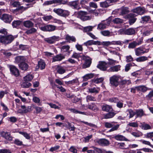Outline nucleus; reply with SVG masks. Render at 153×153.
Segmentation results:
<instances>
[{
    "instance_id": "obj_25",
    "label": "nucleus",
    "mask_w": 153,
    "mask_h": 153,
    "mask_svg": "<svg viewBox=\"0 0 153 153\" xmlns=\"http://www.w3.org/2000/svg\"><path fill=\"white\" fill-rule=\"evenodd\" d=\"M23 25L26 28H30L33 27L34 23L30 20H27L23 22Z\"/></svg>"
},
{
    "instance_id": "obj_47",
    "label": "nucleus",
    "mask_w": 153,
    "mask_h": 153,
    "mask_svg": "<svg viewBox=\"0 0 153 153\" xmlns=\"http://www.w3.org/2000/svg\"><path fill=\"white\" fill-rule=\"evenodd\" d=\"M33 76L32 75L28 74L24 77V80L26 82L30 81L33 79Z\"/></svg>"
},
{
    "instance_id": "obj_14",
    "label": "nucleus",
    "mask_w": 153,
    "mask_h": 153,
    "mask_svg": "<svg viewBox=\"0 0 153 153\" xmlns=\"http://www.w3.org/2000/svg\"><path fill=\"white\" fill-rule=\"evenodd\" d=\"M97 67L102 71H105L107 70L108 66L107 63L105 62L102 61L99 62Z\"/></svg>"
},
{
    "instance_id": "obj_6",
    "label": "nucleus",
    "mask_w": 153,
    "mask_h": 153,
    "mask_svg": "<svg viewBox=\"0 0 153 153\" xmlns=\"http://www.w3.org/2000/svg\"><path fill=\"white\" fill-rule=\"evenodd\" d=\"M39 28L41 30L44 31L52 32L56 30V27L51 25H48L40 27Z\"/></svg>"
},
{
    "instance_id": "obj_17",
    "label": "nucleus",
    "mask_w": 153,
    "mask_h": 153,
    "mask_svg": "<svg viewBox=\"0 0 153 153\" xmlns=\"http://www.w3.org/2000/svg\"><path fill=\"white\" fill-rule=\"evenodd\" d=\"M10 69L12 74L15 76H17L19 75V71L15 66H10Z\"/></svg>"
},
{
    "instance_id": "obj_41",
    "label": "nucleus",
    "mask_w": 153,
    "mask_h": 153,
    "mask_svg": "<svg viewBox=\"0 0 153 153\" xmlns=\"http://www.w3.org/2000/svg\"><path fill=\"white\" fill-rule=\"evenodd\" d=\"M135 114L137 117H141L143 114V111L142 109L135 110Z\"/></svg>"
},
{
    "instance_id": "obj_35",
    "label": "nucleus",
    "mask_w": 153,
    "mask_h": 153,
    "mask_svg": "<svg viewBox=\"0 0 153 153\" xmlns=\"http://www.w3.org/2000/svg\"><path fill=\"white\" fill-rule=\"evenodd\" d=\"M100 89L98 88H96L95 87L93 88H90L88 89V92L91 93H98Z\"/></svg>"
},
{
    "instance_id": "obj_1",
    "label": "nucleus",
    "mask_w": 153,
    "mask_h": 153,
    "mask_svg": "<svg viewBox=\"0 0 153 153\" xmlns=\"http://www.w3.org/2000/svg\"><path fill=\"white\" fill-rule=\"evenodd\" d=\"M16 37V36H13L11 35L6 36L0 35V42L5 45H7L10 43Z\"/></svg>"
},
{
    "instance_id": "obj_28",
    "label": "nucleus",
    "mask_w": 153,
    "mask_h": 153,
    "mask_svg": "<svg viewBox=\"0 0 153 153\" xmlns=\"http://www.w3.org/2000/svg\"><path fill=\"white\" fill-rule=\"evenodd\" d=\"M56 70L57 73L61 74H64L65 72V68L59 65L57 66Z\"/></svg>"
},
{
    "instance_id": "obj_61",
    "label": "nucleus",
    "mask_w": 153,
    "mask_h": 153,
    "mask_svg": "<svg viewBox=\"0 0 153 153\" xmlns=\"http://www.w3.org/2000/svg\"><path fill=\"white\" fill-rule=\"evenodd\" d=\"M79 81L78 79L77 78H76L72 80L69 81L68 82H65V83L67 84H73L74 83H77Z\"/></svg>"
},
{
    "instance_id": "obj_30",
    "label": "nucleus",
    "mask_w": 153,
    "mask_h": 153,
    "mask_svg": "<svg viewBox=\"0 0 153 153\" xmlns=\"http://www.w3.org/2000/svg\"><path fill=\"white\" fill-rule=\"evenodd\" d=\"M140 22L143 24L147 23L151 20V18L149 16H144L141 18Z\"/></svg>"
},
{
    "instance_id": "obj_21",
    "label": "nucleus",
    "mask_w": 153,
    "mask_h": 153,
    "mask_svg": "<svg viewBox=\"0 0 153 153\" xmlns=\"http://www.w3.org/2000/svg\"><path fill=\"white\" fill-rule=\"evenodd\" d=\"M102 110L107 112H111L113 111L112 106L106 104H105L102 105Z\"/></svg>"
},
{
    "instance_id": "obj_8",
    "label": "nucleus",
    "mask_w": 153,
    "mask_h": 153,
    "mask_svg": "<svg viewBox=\"0 0 153 153\" xmlns=\"http://www.w3.org/2000/svg\"><path fill=\"white\" fill-rule=\"evenodd\" d=\"M115 123L114 122H112L111 123H110L108 122H106L105 123V126L107 128H111L109 131L111 132L114 131H116L118 129L120 125L117 124L114 126L113 123Z\"/></svg>"
},
{
    "instance_id": "obj_38",
    "label": "nucleus",
    "mask_w": 153,
    "mask_h": 153,
    "mask_svg": "<svg viewBox=\"0 0 153 153\" xmlns=\"http://www.w3.org/2000/svg\"><path fill=\"white\" fill-rule=\"evenodd\" d=\"M45 63L43 60H40L38 62V67L41 69L42 70L45 68Z\"/></svg>"
},
{
    "instance_id": "obj_29",
    "label": "nucleus",
    "mask_w": 153,
    "mask_h": 153,
    "mask_svg": "<svg viewBox=\"0 0 153 153\" xmlns=\"http://www.w3.org/2000/svg\"><path fill=\"white\" fill-rule=\"evenodd\" d=\"M99 43L98 41H95L93 40H90L87 41L85 42L84 43L83 45L85 46H90L92 45H97Z\"/></svg>"
},
{
    "instance_id": "obj_57",
    "label": "nucleus",
    "mask_w": 153,
    "mask_h": 153,
    "mask_svg": "<svg viewBox=\"0 0 153 153\" xmlns=\"http://www.w3.org/2000/svg\"><path fill=\"white\" fill-rule=\"evenodd\" d=\"M101 34L104 36H109L111 32L108 30H105L101 32Z\"/></svg>"
},
{
    "instance_id": "obj_58",
    "label": "nucleus",
    "mask_w": 153,
    "mask_h": 153,
    "mask_svg": "<svg viewBox=\"0 0 153 153\" xmlns=\"http://www.w3.org/2000/svg\"><path fill=\"white\" fill-rule=\"evenodd\" d=\"M140 141L143 144L149 146L153 149V145L151 144L150 142L149 141L143 140H141Z\"/></svg>"
},
{
    "instance_id": "obj_44",
    "label": "nucleus",
    "mask_w": 153,
    "mask_h": 153,
    "mask_svg": "<svg viewBox=\"0 0 153 153\" xmlns=\"http://www.w3.org/2000/svg\"><path fill=\"white\" fill-rule=\"evenodd\" d=\"M26 82H23L21 84V86L22 88H28L31 85V84L30 83L27 81Z\"/></svg>"
},
{
    "instance_id": "obj_2",
    "label": "nucleus",
    "mask_w": 153,
    "mask_h": 153,
    "mask_svg": "<svg viewBox=\"0 0 153 153\" xmlns=\"http://www.w3.org/2000/svg\"><path fill=\"white\" fill-rule=\"evenodd\" d=\"M120 76L118 75H114L110 77V83L111 86L116 87L119 84Z\"/></svg>"
},
{
    "instance_id": "obj_32",
    "label": "nucleus",
    "mask_w": 153,
    "mask_h": 153,
    "mask_svg": "<svg viewBox=\"0 0 153 153\" xmlns=\"http://www.w3.org/2000/svg\"><path fill=\"white\" fill-rule=\"evenodd\" d=\"M70 47L68 45H64L61 48V51L62 52H67L69 54L70 53Z\"/></svg>"
},
{
    "instance_id": "obj_48",
    "label": "nucleus",
    "mask_w": 153,
    "mask_h": 153,
    "mask_svg": "<svg viewBox=\"0 0 153 153\" xmlns=\"http://www.w3.org/2000/svg\"><path fill=\"white\" fill-rule=\"evenodd\" d=\"M53 4H66L67 2L64 0H53Z\"/></svg>"
},
{
    "instance_id": "obj_7",
    "label": "nucleus",
    "mask_w": 153,
    "mask_h": 153,
    "mask_svg": "<svg viewBox=\"0 0 153 153\" xmlns=\"http://www.w3.org/2000/svg\"><path fill=\"white\" fill-rule=\"evenodd\" d=\"M131 11L133 12V13H136L137 16L139 15H143L146 12L144 7H139L135 9H133Z\"/></svg>"
},
{
    "instance_id": "obj_3",
    "label": "nucleus",
    "mask_w": 153,
    "mask_h": 153,
    "mask_svg": "<svg viewBox=\"0 0 153 153\" xmlns=\"http://www.w3.org/2000/svg\"><path fill=\"white\" fill-rule=\"evenodd\" d=\"M53 11L58 15L65 17L68 16L70 13L68 10H64L61 8H54L53 10Z\"/></svg>"
},
{
    "instance_id": "obj_42",
    "label": "nucleus",
    "mask_w": 153,
    "mask_h": 153,
    "mask_svg": "<svg viewBox=\"0 0 153 153\" xmlns=\"http://www.w3.org/2000/svg\"><path fill=\"white\" fill-rule=\"evenodd\" d=\"M37 31L36 29L34 28H31V29L27 30L25 32L27 34H29L34 33Z\"/></svg>"
},
{
    "instance_id": "obj_33",
    "label": "nucleus",
    "mask_w": 153,
    "mask_h": 153,
    "mask_svg": "<svg viewBox=\"0 0 153 153\" xmlns=\"http://www.w3.org/2000/svg\"><path fill=\"white\" fill-rule=\"evenodd\" d=\"M94 76V74L92 73L87 74L82 77L83 80L86 81L92 78Z\"/></svg>"
},
{
    "instance_id": "obj_5",
    "label": "nucleus",
    "mask_w": 153,
    "mask_h": 153,
    "mask_svg": "<svg viewBox=\"0 0 153 153\" xmlns=\"http://www.w3.org/2000/svg\"><path fill=\"white\" fill-rule=\"evenodd\" d=\"M111 19L109 18L105 20L102 21L97 26V29L100 30L106 28L107 26H108L111 23Z\"/></svg>"
},
{
    "instance_id": "obj_9",
    "label": "nucleus",
    "mask_w": 153,
    "mask_h": 153,
    "mask_svg": "<svg viewBox=\"0 0 153 153\" xmlns=\"http://www.w3.org/2000/svg\"><path fill=\"white\" fill-rule=\"evenodd\" d=\"M135 55L137 56H139L145 53L148 52L149 50L146 49L142 47H140L135 48L134 50Z\"/></svg>"
},
{
    "instance_id": "obj_63",
    "label": "nucleus",
    "mask_w": 153,
    "mask_h": 153,
    "mask_svg": "<svg viewBox=\"0 0 153 153\" xmlns=\"http://www.w3.org/2000/svg\"><path fill=\"white\" fill-rule=\"evenodd\" d=\"M120 83L122 85H124L126 84L129 85L131 83V82L130 80H123L120 81Z\"/></svg>"
},
{
    "instance_id": "obj_22",
    "label": "nucleus",
    "mask_w": 153,
    "mask_h": 153,
    "mask_svg": "<svg viewBox=\"0 0 153 153\" xmlns=\"http://www.w3.org/2000/svg\"><path fill=\"white\" fill-rule=\"evenodd\" d=\"M29 107L27 108L25 105H21V108L18 111V113L20 114H25L28 112Z\"/></svg>"
},
{
    "instance_id": "obj_50",
    "label": "nucleus",
    "mask_w": 153,
    "mask_h": 153,
    "mask_svg": "<svg viewBox=\"0 0 153 153\" xmlns=\"http://www.w3.org/2000/svg\"><path fill=\"white\" fill-rule=\"evenodd\" d=\"M129 12L128 8L127 7H123L121 9V13L122 15L126 14Z\"/></svg>"
},
{
    "instance_id": "obj_24",
    "label": "nucleus",
    "mask_w": 153,
    "mask_h": 153,
    "mask_svg": "<svg viewBox=\"0 0 153 153\" xmlns=\"http://www.w3.org/2000/svg\"><path fill=\"white\" fill-rule=\"evenodd\" d=\"M120 67L119 65L112 66L108 70V71L109 72H117L120 70Z\"/></svg>"
},
{
    "instance_id": "obj_62",
    "label": "nucleus",
    "mask_w": 153,
    "mask_h": 153,
    "mask_svg": "<svg viewBox=\"0 0 153 153\" xmlns=\"http://www.w3.org/2000/svg\"><path fill=\"white\" fill-rule=\"evenodd\" d=\"M68 127V129L70 131H74L75 127H74V125H72L69 122H67Z\"/></svg>"
},
{
    "instance_id": "obj_45",
    "label": "nucleus",
    "mask_w": 153,
    "mask_h": 153,
    "mask_svg": "<svg viewBox=\"0 0 153 153\" xmlns=\"http://www.w3.org/2000/svg\"><path fill=\"white\" fill-rule=\"evenodd\" d=\"M86 99L87 102H89L90 101H96L95 97L91 95L87 96Z\"/></svg>"
},
{
    "instance_id": "obj_19",
    "label": "nucleus",
    "mask_w": 153,
    "mask_h": 153,
    "mask_svg": "<svg viewBox=\"0 0 153 153\" xmlns=\"http://www.w3.org/2000/svg\"><path fill=\"white\" fill-rule=\"evenodd\" d=\"M83 58L85 59V62L83 65V68H86L89 67L91 63V59L88 57H86V56H84Z\"/></svg>"
},
{
    "instance_id": "obj_34",
    "label": "nucleus",
    "mask_w": 153,
    "mask_h": 153,
    "mask_svg": "<svg viewBox=\"0 0 153 153\" xmlns=\"http://www.w3.org/2000/svg\"><path fill=\"white\" fill-rule=\"evenodd\" d=\"M65 39L67 41L70 42L71 41L73 42H75L76 41V39L75 37L73 36H70L68 35H67L65 36Z\"/></svg>"
},
{
    "instance_id": "obj_15",
    "label": "nucleus",
    "mask_w": 153,
    "mask_h": 153,
    "mask_svg": "<svg viewBox=\"0 0 153 153\" xmlns=\"http://www.w3.org/2000/svg\"><path fill=\"white\" fill-rule=\"evenodd\" d=\"M96 142L99 145L102 146H106L109 145V141L105 139H100L97 140Z\"/></svg>"
},
{
    "instance_id": "obj_36",
    "label": "nucleus",
    "mask_w": 153,
    "mask_h": 153,
    "mask_svg": "<svg viewBox=\"0 0 153 153\" xmlns=\"http://www.w3.org/2000/svg\"><path fill=\"white\" fill-rule=\"evenodd\" d=\"M115 114L113 112H109L108 113L106 114L104 116V117L105 119H109L113 117Z\"/></svg>"
},
{
    "instance_id": "obj_13",
    "label": "nucleus",
    "mask_w": 153,
    "mask_h": 153,
    "mask_svg": "<svg viewBox=\"0 0 153 153\" xmlns=\"http://www.w3.org/2000/svg\"><path fill=\"white\" fill-rule=\"evenodd\" d=\"M123 33L125 35H134L136 33L135 29L133 28H130L127 29L123 30Z\"/></svg>"
},
{
    "instance_id": "obj_55",
    "label": "nucleus",
    "mask_w": 153,
    "mask_h": 153,
    "mask_svg": "<svg viewBox=\"0 0 153 153\" xmlns=\"http://www.w3.org/2000/svg\"><path fill=\"white\" fill-rule=\"evenodd\" d=\"M127 126L135 128L137 127L138 125L137 122H130L127 124Z\"/></svg>"
},
{
    "instance_id": "obj_10",
    "label": "nucleus",
    "mask_w": 153,
    "mask_h": 153,
    "mask_svg": "<svg viewBox=\"0 0 153 153\" xmlns=\"http://www.w3.org/2000/svg\"><path fill=\"white\" fill-rule=\"evenodd\" d=\"M1 19L6 23H10L13 19L11 15L4 13L1 17Z\"/></svg>"
},
{
    "instance_id": "obj_59",
    "label": "nucleus",
    "mask_w": 153,
    "mask_h": 153,
    "mask_svg": "<svg viewBox=\"0 0 153 153\" xmlns=\"http://www.w3.org/2000/svg\"><path fill=\"white\" fill-rule=\"evenodd\" d=\"M92 148H93L94 149V151L95 152V153L96 152L98 153H104L103 150H102L101 149L97 148L94 146H93L92 147Z\"/></svg>"
},
{
    "instance_id": "obj_18",
    "label": "nucleus",
    "mask_w": 153,
    "mask_h": 153,
    "mask_svg": "<svg viewBox=\"0 0 153 153\" xmlns=\"http://www.w3.org/2000/svg\"><path fill=\"white\" fill-rule=\"evenodd\" d=\"M65 56L60 54L56 55L53 58L52 62L56 61H59L65 59Z\"/></svg>"
},
{
    "instance_id": "obj_43",
    "label": "nucleus",
    "mask_w": 153,
    "mask_h": 153,
    "mask_svg": "<svg viewBox=\"0 0 153 153\" xmlns=\"http://www.w3.org/2000/svg\"><path fill=\"white\" fill-rule=\"evenodd\" d=\"M22 21L20 20H14L12 22V26L13 27H16L20 25Z\"/></svg>"
},
{
    "instance_id": "obj_39",
    "label": "nucleus",
    "mask_w": 153,
    "mask_h": 153,
    "mask_svg": "<svg viewBox=\"0 0 153 153\" xmlns=\"http://www.w3.org/2000/svg\"><path fill=\"white\" fill-rule=\"evenodd\" d=\"M117 140H123L126 139V138L124 136L120 134H118L115 136L113 137Z\"/></svg>"
},
{
    "instance_id": "obj_52",
    "label": "nucleus",
    "mask_w": 153,
    "mask_h": 153,
    "mask_svg": "<svg viewBox=\"0 0 153 153\" xmlns=\"http://www.w3.org/2000/svg\"><path fill=\"white\" fill-rule=\"evenodd\" d=\"M94 27L92 26H88L84 27L83 31L84 32H87L92 31Z\"/></svg>"
},
{
    "instance_id": "obj_56",
    "label": "nucleus",
    "mask_w": 153,
    "mask_h": 153,
    "mask_svg": "<svg viewBox=\"0 0 153 153\" xmlns=\"http://www.w3.org/2000/svg\"><path fill=\"white\" fill-rule=\"evenodd\" d=\"M19 132L20 134L23 135L26 139H29L30 138L29 135L27 133L22 131H19Z\"/></svg>"
},
{
    "instance_id": "obj_40",
    "label": "nucleus",
    "mask_w": 153,
    "mask_h": 153,
    "mask_svg": "<svg viewBox=\"0 0 153 153\" xmlns=\"http://www.w3.org/2000/svg\"><path fill=\"white\" fill-rule=\"evenodd\" d=\"M127 112H128V114L129 115V117L131 118L133 117L135 115V110L133 111L131 109H128L127 110Z\"/></svg>"
},
{
    "instance_id": "obj_53",
    "label": "nucleus",
    "mask_w": 153,
    "mask_h": 153,
    "mask_svg": "<svg viewBox=\"0 0 153 153\" xmlns=\"http://www.w3.org/2000/svg\"><path fill=\"white\" fill-rule=\"evenodd\" d=\"M33 101L36 103L39 104V105H41V103H40V99L37 97H34L33 98Z\"/></svg>"
},
{
    "instance_id": "obj_4",
    "label": "nucleus",
    "mask_w": 153,
    "mask_h": 153,
    "mask_svg": "<svg viewBox=\"0 0 153 153\" xmlns=\"http://www.w3.org/2000/svg\"><path fill=\"white\" fill-rule=\"evenodd\" d=\"M87 12L80 11L77 12V16L82 21H85L89 20L91 18V16H87Z\"/></svg>"
},
{
    "instance_id": "obj_20",
    "label": "nucleus",
    "mask_w": 153,
    "mask_h": 153,
    "mask_svg": "<svg viewBox=\"0 0 153 153\" xmlns=\"http://www.w3.org/2000/svg\"><path fill=\"white\" fill-rule=\"evenodd\" d=\"M79 0H76L70 2V5L73 7L74 9L79 10L81 9L79 5Z\"/></svg>"
},
{
    "instance_id": "obj_51",
    "label": "nucleus",
    "mask_w": 153,
    "mask_h": 153,
    "mask_svg": "<svg viewBox=\"0 0 153 153\" xmlns=\"http://www.w3.org/2000/svg\"><path fill=\"white\" fill-rule=\"evenodd\" d=\"M88 108L90 109H91L94 111H97L98 110V108L93 103L88 105Z\"/></svg>"
},
{
    "instance_id": "obj_60",
    "label": "nucleus",
    "mask_w": 153,
    "mask_h": 153,
    "mask_svg": "<svg viewBox=\"0 0 153 153\" xmlns=\"http://www.w3.org/2000/svg\"><path fill=\"white\" fill-rule=\"evenodd\" d=\"M131 134L134 136L136 137H139L142 136V134L141 132H132Z\"/></svg>"
},
{
    "instance_id": "obj_37",
    "label": "nucleus",
    "mask_w": 153,
    "mask_h": 153,
    "mask_svg": "<svg viewBox=\"0 0 153 153\" xmlns=\"http://www.w3.org/2000/svg\"><path fill=\"white\" fill-rule=\"evenodd\" d=\"M142 128L144 130L150 129H152V127L149 124L144 123H141Z\"/></svg>"
},
{
    "instance_id": "obj_23",
    "label": "nucleus",
    "mask_w": 153,
    "mask_h": 153,
    "mask_svg": "<svg viewBox=\"0 0 153 153\" xmlns=\"http://www.w3.org/2000/svg\"><path fill=\"white\" fill-rule=\"evenodd\" d=\"M26 58L23 56H18L15 58V61L17 63L21 64L22 63L25 62L26 61Z\"/></svg>"
},
{
    "instance_id": "obj_46",
    "label": "nucleus",
    "mask_w": 153,
    "mask_h": 153,
    "mask_svg": "<svg viewBox=\"0 0 153 153\" xmlns=\"http://www.w3.org/2000/svg\"><path fill=\"white\" fill-rule=\"evenodd\" d=\"M147 59V57L145 56H142L137 58L136 60L137 62H142L145 61Z\"/></svg>"
},
{
    "instance_id": "obj_27",
    "label": "nucleus",
    "mask_w": 153,
    "mask_h": 153,
    "mask_svg": "<svg viewBox=\"0 0 153 153\" xmlns=\"http://www.w3.org/2000/svg\"><path fill=\"white\" fill-rule=\"evenodd\" d=\"M19 66L21 70L25 71H27L29 67L28 65L25 62L19 64Z\"/></svg>"
},
{
    "instance_id": "obj_11",
    "label": "nucleus",
    "mask_w": 153,
    "mask_h": 153,
    "mask_svg": "<svg viewBox=\"0 0 153 153\" xmlns=\"http://www.w3.org/2000/svg\"><path fill=\"white\" fill-rule=\"evenodd\" d=\"M137 16L134 13H131L127 15V17L129 19V23L130 25L133 24L136 21L137 19L135 17Z\"/></svg>"
},
{
    "instance_id": "obj_31",
    "label": "nucleus",
    "mask_w": 153,
    "mask_h": 153,
    "mask_svg": "<svg viewBox=\"0 0 153 153\" xmlns=\"http://www.w3.org/2000/svg\"><path fill=\"white\" fill-rule=\"evenodd\" d=\"M136 90L137 91H140L145 92L148 90V88L144 85L139 86L136 87Z\"/></svg>"
},
{
    "instance_id": "obj_49",
    "label": "nucleus",
    "mask_w": 153,
    "mask_h": 153,
    "mask_svg": "<svg viewBox=\"0 0 153 153\" xmlns=\"http://www.w3.org/2000/svg\"><path fill=\"white\" fill-rule=\"evenodd\" d=\"M123 20L119 18H115L112 20V22L116 24H119L122 23L123 22Z\"/></svg>"
},
{
    "instance_id": "obj_54",
    "label": "nucleus",
    "mask_w": 153,
    "mask_h": 153,
    "mask_svg": "<svg viewBox=\"0 0 153 153\" xmlns=\"http://www.w3.org/2000/svg\"><path fill=\"white\" fill-rule=\"evenodd\" d=\"M100 6L102 7L106 8L109 6L106 0L104 2H100Z\"/></svg>"
},
{
    "instance_id": "obj_12",
    "label": "nucleus",
    "mask_w": 153,
    "mask_h": 153,
    "mask_svg": "<svg viewBox=\"0 0 153 153\" xmlns=\"http://www.w3.org/2000/svg\"><path fill=\"white\" fill-rule=\"evenodd\" d=\"M27 6H28V7H24L22 6H19L18 7V8L14 10L13 11V13L17 14L18 13H22L23 11L25 10L27 8L29 7H30L32 6V5L30 4H26Z\"/></svg>"
},
{
    "instance_id": "obj_64",
    "label": "nucleus",
    "mask_w": 153,
    "mask_h": 153,
    "mask_svg": "<svg viewBox=\"0 0 153 153\" xmlns=\"http://www.w3.org/2000/svg\"><path fill=\"white\" fill-rule=\"evenodd\" d=\"M1 53L6 56H9L11 55V54L10 52H8L4 50H1Z\"/></svg>"
},
{
    "instance_id": "obj_16",
    "label": "nucleus",
    "mask_w": 153,
    "mask_h": 153,
    "mask_svg": "<svg viewBox=\"0 0 153 153\" xmlns=\"http://www.w3.org/2000/svg\"><path fill=\"white\" fill-rule=\"evenodd\" d=\"M0 135L1 137L7 140L10 141L12 140L13 137L11 136L10 133L8 132L2 131L1 132Z\"/></svg>"
},
{
    "instance_id": "obj_26",
    "label": "nucleus",
    "mask_w": 153,
    "mask_h": 153,
    "mask_svg": "<svg viewBox=\"0 0 153 153\" xmlns=\"http://www.w3.org/2000/svg\"><path fill=\"white\" fill-rule=\"evenodd\" d=\"M142 43L141 41L137 42L136 41H134L133 42L129 43L128 48H134L136 47L137 45H140Z\"/></svg>"
}]
</instances>
